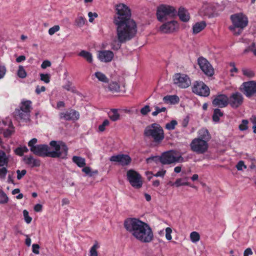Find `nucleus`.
<instances>
[{
    "label": "nucleus",
    "mask_w": 256,
    "mask_h": 256,
    "mask_svg": "<svg viewBox=\"0 0 256 256\" xmlns=\"http://www.w3.org/2000/svg\"><path fill=\"white\" fill-rule=\"evenodd\" d=\"M116 14L114 16L113 23L116 26L118 40L119 43L112 44V48L118 50L121 44L125 43L135 37L137 33V24L132 18L130 9L124 4L115 6Z\"/></svg>",
    "instance_id": "nucleus-1"
},
{
    "label": "nucleus",
    "mask_w": 256,
    "mask_h": 256,
    "mask_svg": "<svg viewBox=\"0 0 256 256\" xmlns=\"http://www.w3.org/2000/svg\"><path fill=\"white\" fill-rule=\"evenodd\" d=\"M50 145L52 148L46 144H36V147L31 149V152L38 156L52 158H58L62 160H66L68 156V148L66 144L62 140H52Z\"/></svg>",
    "instance_id": "nucleus-2"
},
{
    "label": "nucleus",
    "mask_w": 256,
    "mask_h": 256,
    "mask_svg": "<svg viewBox=\"0 0 256 256\" xmlns=\"http://www.w3.org/2000/svg\"><path fill=\"white\" fill-rule=\"evenodd\" d=\"M230 18L232 26H230L229 29L234 32V34L240 35L244 28L248 24V17L243 13L240 12L231 15Z\"/></svg>",
    "instance_id": "nucleus-3"
},
{
    "label": "nucleus",
    "mask_w": 256,
    "mask_h": 256,
    "mask_svg": "<svg viewBox=\"0 0 256 256\" xmlns=\"http://www.w3.org/2000/svg\"><path fill=\"white\" fill-rule=\"evenodd\" d=\"M146 223L134 218H126L124 222V228L136 238Z\"/></svg>",
    "instance_id": "nucleus-4"
},
{
    "label": "nucleus",
    "mask_w": 256,
    "mask_h": 256,
    "mask_svg": "<svg viewBox=\"0 0 256 256\" xmlns=\"http://www.w3.org/2000/svg\"><path fill=\"white\" fill-rule=\"evenodd\" d=\"M144 134L148 138H152L154 141L160 142L164 138V132L161 126L156 123L147 126L144 130Z\"/></svg>",
    "instance_id": "nucleus-5"
},
{
    "label": "nucleus",
    "mask_w": 256,
    "mask_h": 256,
    "mask_svg": "<svg viewBox=\"0 0 256 256\" xmlns=\"http://www.w3.org/2000/svg\"><path fill=\"white\" fill-rule=\"evenodd\" d=\"M32 102L26 100L22 102L20 108H16L14 112L16 118L23 120L26 122L30 120Z\"/></svg>",
    "instance_id": "nucleus-6"
},
{
    "label": "nucleus",
    "mask_w": 256,
    "mask_h": 256,
    "mask_svg": "<svg viewBox=\"0 0 256 256\" xmlns=\"http://www.w3.org/2000/svg\"><path fill=\"white\" fill-rule=\"evenodd\" d=\"M176 9L172 6L161 4L157 8L156 16L158 21L162 22L166 20V16L172 18L176 17Z\"/></svg>",
    "instance_id": "nucleus-7"
},
{
    "label": "nucleus",
    "mask_w": 256,
    "mask_h": 256,
    "mask_svg": "<svg viewBox=\"0 0 256 256\" xmlns=\"http://www.w3.org/2000/svg\"><path fill=\"white\" fill-rule=\"evenodd\" d=\"M239 90L246 97L250 98L256 94V81L244 82L240 86Z\"/></svg>",
    "instance_id": "nucleus-8"
},
{
    "label": "nucleus",
    "mask_w": 256,
    "mask_h": 256,
    "mask_svg": "<svg viewBox=\"0 0 256 256\" xmlns=\"http://www.w3.org/2000/svg\"><path fill=\"white\" fill-rule=\"evenodd\" d=\"M136 238L143 243H149L153 240V232L148 224H146Z\"/></svg>",
    "instance_id": "nucleus-9"
},
{
    "label": "nucleus",
    "mask_w": 256,
    "mask_h": 256,
    "mask_svg": "<svg viewBox=\"0 0 256 256\" xmlns=\"http://www.w3.org/2000/svg\"><path fill=\"white\" fill-rule=\"evenodd\" d=\"M127 179L130 185L136 188H140L142 186L140 174L133 170H128L126 174Z\"/></svg>",
    "instance_id": "nucleus-10"
},
{
    "label": "nucleus",
    "mask_w": 256,
    "mask_h": 256,
    "mask_svg": "<svg viewBox=\"0 0 256 256\" xmlns=\"http://www.w3.org/2000/svg\"><path fill=\"white\" fill-rule=\"evenodd\" d=\"M190 146L192 151L198 154H202L207 151L208 145L205 140L195 138L191 142Z\"/></svg>",
    "instance_id": "nucleus-11"
},
{
    "label": "nucleus",
    "mask_w": 256,
    "mask_h": 256,
    "mask_svg": "<svg viewBox=\"0 0 256 256\" xmlns=\"http://www.w3.org/2000/svg\"><path fill=\"white\" fill-rule=\"evenodd\" d=\"M173 82L175 85L181 88H186L191 84V80L189 76L181 73H176L174 74Z\"/></svg>",
    "instance_id": "nucleus-12"
},
{
    "label": "nucleus",
    "mask_w": 256,
    "mask_h": 256,
    "mask_svg": "<svg viewBox=\"0 0 256 256\" xmlns=\"http://www.w3.org/2000/svg\"><path fill=\"white\" fill-rule=\"evenodd\" d=\"M175 152L174 150H168L162 153L160 156V163L164 165L170 164L176 162H178L183 160L181 156H176Z\"/></svg>",
    "instance_id": "nucleus-13"
},
{
    "label": "nucleus",
    "mask_w": 256,
    "mask_h": 256,
    "mask_svg": "<svg viewBox=\"0 0 256 256\" xmlns=\"http://www.w3.org/2000/svg\"><path fill=\"white\" fill-rule=\"evenodd\" d=\"M192 92L200 96L206 97L210 95L209 88L202 82L196 81L194 83Z\"/></svg>",
    "instance_id": "nucleus-14"
},
{
    "label": "nucleus",
    "mask_w": 256,
    "mask_h": 256,
    "mask_svg": "<svg viewBox=\"0 0 256 256\" xmlns=\"http://www.w3.org/2000/svg\"><path fill=\"white\" fill-rule=\"evenodd\" d=\"M212 104L214 107L223 108L228 104V96L225 94H218L212 97Z\"/></svg>",
    "instance_id": "nucleus-15"
},
{
    "label": "nucleus",
    "mask_w": 256,
    "mask_h": 256,
    "mask_svg": "<svg viewBox=\"0 0 256 256\" xmlns=\"http://www.w3.org/2000/svg\"><path fill=\"white\" fill-rule=\"evenodd\" d=\"M198 64L199 65L200 70L206 75L211 76L214 74V68L206 58L202 56L198 58Z\"/></svg>",
    "instance_id": "nucleus-16"
},
{
    "label": "nucleus",
    "mask_w": 256,
    "mask_h": 256,
    "mask_svg": "<svg viewBox=\"0 0 256 256\" xmlns=\"http://www.w3.org/2000/svg\"><path fill=\"white\" fill-rule=\"evenodd\" d=\"M228 104L234 109L239 108L244 102V97L242 94L238 92L232 93L228 97Z\"/></svg>",
    "instance_id": "nucleus-17"
},
{
    "label": "nucleus",
    "mask_w": 256,
    "mask_h": 256,
    "mask_svg": "<svg viewBox=\"0 0 256 256\" xmlns=\"http://www.w3.org/2000/svg\"><path fill=\"white\" fill-rule=\"evenodd\" d=\"M110 160L118 162L120 165L124 166L130 164L132 162V158L128 154H119L111 156Z\"/></svg>",
    "instance_id": "nucleus-18"
},
{
    "label": "nucleus",
    "mask_w": 256,
    "mask_h": 256,
    "mask_svg": "<svg viewBox=\"0 0 256 256\" xmlns=\"http://www.w3.org/2000/svg\"><path fill=\"white\" fill-rule=\"evenodd\" d=\"M60 116L61 119H64L66 120H76L80 118L79 112L72 109L70 111L61 112Z\"/></svg>",
    "instance_id": "nucleus-19"
},
{
    "label": "nucleus",
    "mask_w": 256,
    "mask_h": 256,
    "mask_svg": "<svg viewBox=\"0 0 256 256\" xmlns=\"http://www.w3.org/2000/svg\"><path fill=\"white\" fill-rule=\"evenodd\" d=\"M177 26V22L172 20L162 24L160 28V30L165 34L171 33L176 30Z\"/></svg>",
    "instance_id": "nucleus-20"
},
{
    "label": "nucleus",
    "mask_w": 256,
    "mask_h": 256,
    "mask_svg": "<svg viewBox=\"0 0 256 256\" xmlns=\"http://www.w3.org/2000/svg\"><path fill=\"white\" fill-rule=\"evenodd\" d=\"M114 54L110 50H101L98 54V59L102 62H110L114 58Z\"/></svg>",
    "instance_id": "nucleus-21"
},
{
    "label": "nucleus",
    "mask_w": 256,
    "mask_h": 256,
    "mask_svg": "<svg viewBox=\"0 0 256 256\" xmlns=\"http://www.w3.org/2000/svg\"><path fill=\"white\" fill-rule=\"evenodd\" d=\"M178 16L180 20L183 22H188L190 19V14L188 10L182 6H180L178 10H176V16Z\"/></svg>",
    "instance_id": "nucleus-22"
},
{
    "label": "nucleus",
    "mask_w": 256,
    "mask_h": 256,
    "mask_svg": "<svg viewBox=\"0 0 256 256\" xmlns=\"http://www.w3.org/2000/svg\"><path fill=\"white\" fill-rule=\"evenodd\" d=\"M24 163L32 168L38 167L40 166V160L38 159L34 158L32 155L29 156H24L23 158Z\"/></svg>",
    "instance_id": "nucleus-23"
},
{
    "label": "nucleus",
    "mask_w": 256,
    "mask_h": 256,
    "mask_svg": "<svg viewBox=\"0 0 256 256\" xmlns=\"http://www.w3.org/2000/svg\"><path fill=\"white\" fill-rule=\"evenodd\" d=\"M198 138L205 140L208 142L211 138V136L208 130L204 128L200 129L198 132Z\"/></svg>",
    "instance_id": "nucleus-24"
},
{
    "label": "nucleus",
    "mask_w": 256,
    "mask_h": 256,
    "mask_svg": "<svg viewBox=\"0 0 256 256\" xmlns=\"http://www.w3.org/2000/svg\"><path fill=\"white\" fill-rule=\"evenodd\" d=\"M163 101L165 104H174L179 102L180 98L176 95H167L163 98Z\"/></svg>",
    "instance_id": "nucleus-25"
},
{
    "label": "nucleus",
    "mask_w": 256,
    "mask_h": 256,
    "mask_svg": "<svg viewBox=\"0 0 256 256\" xmlns=\"http://www.w3.org/2000/svg\"><path fill=\"white\" fill-rule=\"evenodd\" d=\"M206 24L204 21L196 22L192 26V33L194 34H197L202 31L206 26Z\"/></svg>",
    "instance_id": "nucleus-26"
},
{
    "label": "nucleus",
    "mask_w": 256,
    "mask_h": 256,
    "mask_svg": "<svg viewBox=\"0 0 256 256\" xmlns=\"http://www.w3.org/2000/svg\"><path fill=\"white\" fill-rule=\"evenodd\" d=\"M9 162V156L2 150H0V167L7 166Z\"/></svg>",
    "instance_id": "nucleus-27"
},
{
    "label": "nucleus",
    "mask_w": 256,
    "mask_h": 256,
    "mask_svg": "<svg viewBox=\"0 0 256 256\" xmlns=\"http://www.w3.org/2000/svg\"><path fill=\"white\" fill-rule=\"evenodd\" d=\"M224 114L220 108L214 109L212 119L214 122L218 123L220 122V118L224 116Z\"/></svg>",
    "instance_id": "nucleus-28"
},
{
    "label": "nucleus",
    "mask_w": 256,
    "mask_h": 256,
    "mask_svg": "<svg viewBox=\"0 0 256 256\" xmlns=\"http://www.w3.org/2000/svg\"><path fill=\"white\" fill-rule=\"evenodd\" d=\"M72 160L80 168H83L86 164L85 159L81 156H73L72 158Z\"/></svg>",
    "instance_id": "nucleus-29"
},
{
    "label": "nucleus",
    "mask_w": 256,
    "mask_h": 256,
    "mask_svg": "<svg viewBox=\"0 0 256 256\" xmlns=\"http://www.w3.org/2000/svg\"><path fill=\"white\" fill-rule=\"evenodd\" d=\"M188 179V178H178L172 186H175L176 187H179L182 186H188L194 188V186H190V182H187Z\"/></svg>",
    "instance_id": "nucleus-30"
},
{
    "label": "nucleus",
    "mask_w": 256,
    "mask_h": 256,
    "mask_svg": "<svg viewBox=\"0 0 256 256\" xmlns=\"http://www.w3.org/2000/svg\"><path fill=\"white\" fill-rule=\"evenodd\" d=\"M78 55L85 58L89 63H92V54L90 52L88 51L82 50L79 52Z\"/></svg>",
    "instance_id": "nucleus-31"
},
{
    "label": "nucleus",
    "mask_w": 256,
    "mask_h": 256,
    "mask_svg": "<svg viewBox=\"0 0 256 256\" xmlns=\"http://www.w3.org/2000/svg\"><path fill=\"white\" fill-rule=\"evenodd\" d=\"M110 118L114 122L116 121L120 118V114L117 109H112L108 114Z\"/></svg>",
    "instance_id": "nucleus-32"
},
{
    "label": "nucleus",
    "mask_w": 256,
    "mask_h": 256,
    "mask_svg": "<svg viewBox=\"0 0 256 256\" xmlns=\"http://www.w3.org/2000/svg\"><path fill=\"white\" fill-rule=\"evenodd\" d=\"M94 76L98 79V80L100 82H102L104 83H108V79L106 76L100 72H96L94 74Z\"/></svg>",
    "instance_id": "nucleus-33"
},
{
    "label": "nucleus",
    "mask_w": 256,
    "mask_h": 256,
    "mask_svg": "<svg viewBox=\"0 0 256 256\" xmlns=\"http://www.w3.org/2000/svg\"><path fill=\"white\" fill-rule=\"evenodd\" d=\"M28 149L25 146L16 148L14 150V154L18 156H22L24 152H28Z\"/></svg>",
    "instance_id": "nucleus-34"
},
{
    "label": "nucleus",
    "mask_w": 256,
    "mask_h": 256,
    "mask_svg": "<svg viewBox=\"0 0 256 256\" xmlns=\"http://www.w3.org/2000/svg\"><path fill=\"white\" fill-rule=\"evenodd\" d=\"M108 88L111 92H118L120 90V86L117 82H112L109 84Z\"/></svg>",
    "instance_id": "nucleus-35"
},
{
    "label": "nucleus",
    "mask_w": 256,
    "mask_h": 256,
    "mask_svg": "<svg viewBox=\"0 0 256 256\" xmlns=\"http://www.w3.org/2000/svg\"><path fill=\"white\" fill-rule=\"evenodd\" d=\"M86 21V18L82 16H78L75 20L74 24L78 27L81 28L83 26Z\"/></svg>",
    "instance_id": "nucleus-36"
},
{
    "label": "nucleus",
    "mask_w": 256,
    "mask_h": 256,
    "mask_svg": "<svg viewBox=\"0 0 256 256\" xmlns=\"http://www.w3.org/2000/svg\"><path fill=\"white\" fill-rule=\"evenodd\" d=\"M8 198L6 193L0 189V204H4L8 202Z\"/></svg>",
    "instance_id": "nucleus-37"
},
{
    "label": "nucleus",
    "mask_w": 256,
    "mask_h": 256,
    "mask_svg": "<svg viewBox=\"0 0 256 256\" xmlns=\"http://www.w3.org/2000/svg\"><path fill=\"white\" fill-rule=\"evenodd\" d=\"M17 74L19 78H25L27 74L23 66H18Z\"/></svg>",
    "instance_id": "nucleus-38"
},
{
    "label": "nucleus",
    "mask_w": 256,
    "mask_h": 256,
    "mask_svg": "<svg viewBox=\"0 0 256 256\" xmlns=\"http://www.w3.org/2000/svg\"><path fill=\"white\" fill-rule=\"evenodd\" d=\"M190 238L192 242H196L200 239V236L196 232H192L190 233Z\"/></svg>",
    "instance_id": "nucleus-39"
},
{
    "label": "nucleus",
    "mask_w": 256,
    "mask_h": 256,
    "mask_svg": "<svg viewBox=\"0 0 256 256\" xmlns=\"http://www.w3.org/2000/svg\"><path fill=\"white\" fill-rule=\"evenodd\" d=\"M242 74L248 78H252L254 76V72L250 69H242Z\"/></svg>",
    "instance_id": "nucleus-40"
},
{
    "label": "nucleus",
    "mask_w": 256,
    "mask_h": 256,
    "mask_svg": "<svg viewBox=\"0 0 256 256\" xmlns=\"http://www.w3.org/2000/svg\"><path fill=\"white\" fill-rule=\"evenodd\" d=\"M178 124L176 120H172L170 122H168L166 125V128L168 130H173L175 128L176 126Z\"/></svg>",
    "instance_id": "nucleus-41"
},
{
    "label": "nucleus",
    "mask_w": 256,
    "mask_h": 256,
    "mask_svg": "<svg viewBox=\"0 0 256 256\" xmlns=\"http://www.w3.org/2000/svg\"><path fill=\"white\" fill-rule=\"evenodd\" d=\"M152 162H154L156 164H157L158 162H160V156H152L146 159V162L147 164H150Z\"/></svg>",
    "instance_id": "nucleus-42"
},
{
    "label": "nucleus",
    "mask_w": 256,
    "mask_h": 256,
    "mask_svg": "<svg viewBox=\"0 0 256 256\" xmlns=\"http://www.w3.org/2000/svg\"><path fill=\"white\" fill-rule=\"evenodd\" d=\"M1 167L2 168H0V179L1 180H4L6 178L8 170L5 166Z\"/></svg>",
    "instance_id": "nucleus-43"
},
{
    "label": "nucleus",
    "mask_w": 256,
    "mask_h": 256,
    "mask_svg": "<svg viewBox=\"0 0 256 256\" xmlns=\"http://www.w3.org/2000/svg\"><path fill=\"white\" fill-rule=\"evenodd\" d=\"M110 122L108 120H105L102 124L98 126V131L100 132H103L106 130V126H108Z\"/></svg>",
    "instance_id": "nucleus-44"
},
{
    "label": "nucleus",
    "mask_w": 256,
    "mask_h": 256,
    "mask_svg": "<svg viewBox=\"0 0 256 256\" xmlns=\"http://www.w3.org/2000/svg\"><path fill=\"white\" fill-rule=\"evenodd\" d=\"M248 120H242V123L239 125V129L242 130H246L248 129Z\"/></svg>",
    "instance_id": "nucleus-45"
},
{
    "label": "nucleus",
    "mask_w": 256,
    "mask_h": 256,
    "mask_svg": "<svg viewBox=\"0 0 256 256\" xmlns=\"http://www.w3.org/2000/svg\"><path fill=\"white\" fill-rule=\"evenodd\" d=\"M40 80L46 83H48L50 81V74H40Z\"/></svg>",
    "instance_id": "nucleus-46"
},
{
    "label": "nucleus",
    "mask_w": 256,
    "mask_h": 256,
    "mask_svg": "<svg viewBox=\"0 0 256 256\" xmlns=\"http://www.w3.org/2000/svg\"><path fill=\"white\" fill-rule=\"evenodd\" d=\"M156 110L152 112L153 116H156L159 113L161 112H165L166 110V108L165 107L160 108L158 106L155 107Z\"/></svg>",
    "instance_id": "nucleus-47"
},
{
    "label": "nucleus",
    "mask_w": 256,
    "mask_h": 256,
    "mask_svg": "<svg viewBox=\"0 0 256 256\" xmlns=\"http://www.w3.org/2000/svg\"><path fill=\"white\" fill-rule=\"evenodd\" d=\"M23 214L25 222L28 224H30L32 220V218L29 216L28 212L24 210L23 211Z\"/></svg>",
    "instance_id": "nucleus-48"
},
{
    "label": "nucleus",
    "mask_w": 256,
    "mask_h": 256,
    "mask_svg": "<svg viewBox=\"0 0 256 256\" xmlns=\"http://www.w3.org/2000/svg\"><path fill=\"white\" fill-rule=\"evenodd\" d=\"M98 248V246L97 244H95L90 250V256H98V252L96 251V248Z\"/></svg>",
    "instance_id": "nucleus-49"
},
{
    "label": "nucleus",
    "mask_w": 256,
    "mask_h": 256,
    "mask_svg": "<svg viewBox=\"0 0 256 256\" xmlns=\"http://www.w3.org/2000/svg\"><path fill=\"white\" fill-rule=\"evenodd\" d=\"M151 110L150 107L148 105L145 106L140 109V112L143 116L146 115Z\"/></svg>",
    "instance_id": "nucleus-50"
},
{
    "label": "nucleus",
    "mask_w": 256,
    "mask_h": 256,
    "mask_svg": "<svg viewBox=\"0 0 256 256\" xmlns=\"http://www.w3.org/2000/svg\"><path fill=\"white\" fill-rule=\"evenodd\" d=\"M60 26L58 25L54 26L52 28H50L48 30V34L50 35L54 34L55 32H57L60 30Z\"/></svg>",
    "instance_id": "nucleus-51"
},
{
    "label": "nucleus",
    "mask_w": 256,
    "mask_h": 256,
    "mask_svg": "<svg viewBox=\"0 0 256 256\" xmlns=\"http://www.w3.org/2000/svg\"><path fill=\"white\" fill-rule=\"evenodd\" d=\"M236 168L238 170H243V168L246 169V166L244 164V161L240 160L236 165Z\"/></svg>",
    "instance_id": "nucleus-52"
},
{
    "label": "nucleus",
    "mask_w": 256,
    "mask_h": 256,
    "mask_svg": "<svg viewBox=\"0 0 256 256\" xmlns=\"http://www.w3.org/2000/svg\"><path fill=\"white\" fill-rule=\"evenodd\" d=\"M16 174L17 179L20 180L26 174V170H16Z\"/></svg>",
    "instance_id": "nucleus-53"
},
{
    "label": "nucleus",
    "mask_w": 256,
    "mask_h": 256,
    "mask_svg": "<svg viewBox=\"0 0 256 256\" xmlns=\"http://www.w3.org/2000/svg\"><path fill=\"white\" fill-rule=\"evenodd\" d=\"M166 238L168 240H170L172 239V236H171V234L172 232V230L170 228H166Z\"/></svg>",
    "instance_id": "nucleus-54"
},
{
    "label": "nucleus",
    "mask_w": 256,
    "mask_h": 256,
    "mask_svg": "<svg viewBox=\"0 0 256 256\" xmlns=\"http://www.w3.org/2000/svg\"><path fill=\"white\" fill-rule=\"evenodd\" d=\"M14 132V130H10V129H9V128H6V130H5L4 132H3V135L4 136V137L5 138H9L11 136V135Z\"/></svg>",
    "instance_id": "nucleus-55"
},
{
    "label": "nucleus",
    "mask_w": 256,
    "mask_h": 256,
    "mask_svg": "<svg viewBox=\"0 0 256 256\" xmlns=\"http://www.w3.org/2000/svg\"><path fill=\"white\" fill-rule=\"evenodd\" d=\"M38 140L36 138H33L30 140L28 142V146L30 148V150L32 148L36 147V144Z\"/></svg>",
    "instance_id": "nucleus-56"
},
{
    "label": "nucleus",
    "mask_w": 256,
    "mask_h": 256,
    "mask_svg": "<svg viewBox=\"0 0 256 256\" xmlns=\"http://www.w3.org/2000/svg\"><path fill=\"white\" fill-rule=\"evenodd\" d=\"M256 48V43L252 42L250 45L248 46L244 50V53H247L249 52H252V50Z\"/></svg>",
    "instance_id": "nucleus-57"
},
{
    "label": "nucleus",
    "mask_w": 256,
    "mask_h": 256,
    "mask_svg": "<svg viewBox=\"0 0 256 256\" xmlns=\"http://www.w3.org/2000/svg\"><path fill=\"white\" fill-rule=\"evenodd\" d=\"M40 246L38 244H34L32 245V252L36 254H40Z\"/></svg>",
    "instance_id": "nucleus-58"
},
{
    "label": "nucleus",
    "mask_w": 256,
    "mask_h": 256,
    "mask_svg": "<svg viewBox=\"0 0 256 256\" xmlns=\"http://www.w3.org/2000/svg\"><path fill=\"white\" fill-rule=\"evenodd\" d=\"M82 171L86 173V174L90 176H93V174L92 172L91 168L89 166L84 167L82 169Z\"/></svg>",
    "instance_id": "nucleus-59"
},
{
    "label": "nucleus",
    "mask_w": 256,
    "mask_h": 256,
    "mask_svg": "<svg viewBox=\"0 0 256 256\" xmlns=\"http://www.w3.org/2000/svg\"><path fill=\"white\" fill-rule=\"evenodd\" d=\"M6 68L5 66L0 64V79L3 78L6 72Z\"/></svg>",
    "instance_id": "nucleus-60"
},
{
    "label": "nucleus",
    "mask_w": 256,
    "mask_h": 256,
    "mask_svg": "<svg viewBox=\"0 0 256 256\" xmlns=\"http://www.w3.org/2000/svg\"><path fill=\"white\" fill-rule=\"evenodd\" d=\"M88 16L89 17V22H92L94 20V18H97L98 16V14L96 12H89Z\"/></svg>",
    "instance_id": "nucleus-61"
},
{
    "label": "nucleus",
    "mask_w": 256,
    "mask_h": 256,
    "mask_svg": "<svg viewBox=\"0 0 256 256\" xmlns=\"http://www.w3.org/2000/svg\"><path fill=\"white\" fill-rule=\"evenodd\" d=\"M51 66V62L48 60H44L41 64V68L43 69L46 68L47 67Z\"/></svg>",
    "instance_id": "nucleus-62"
},
{
    "label": "nucleus",
    "mask_w": 256,
    "mask_h": 256,
    "mask_svg": "<svg viewBox=\"0 0 256 256\" xmlns=\"http://www.w3.org/2000/svg\"><path fill=\"white\" fill-rule=\"evenodd\" d=\"M189 120H190L189 116H186L184 118V119L182 121V126L184 128H186L188 125Z\"/></svg>",
    "instance_id": "nucleus-63"
},
{
    "label": "nucleus",
    "mask_w": 256,
    "mask_h": 256,
    "mask_svg": "<svg viewBox=\"0 0 256 256\" xmlns=\"http://www.w3.org/2000/svg\"><path fill=\"white\" fill-rule=\"evenodd\" d=\"M166 173V170H159L156 174H154V176H156V177H158V176L164 177V176Z\"/></svg>",
    "instance_id": "nucleus-64"
}]
</instances>
